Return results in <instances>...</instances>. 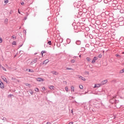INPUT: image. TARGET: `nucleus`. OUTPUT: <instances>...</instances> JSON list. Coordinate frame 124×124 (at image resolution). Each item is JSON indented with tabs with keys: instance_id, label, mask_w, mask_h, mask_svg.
<instances>
[{
	"instance_id": "obj_1",
	"label": "nucleus",
	"mask_w": 124,
	"mask_h": 124,
	"mask_svg": "<svg viewBox=\"0 0 124 124\" xmlns=\"http://www.w3.org/2000/svg\"><path fill=\"white\" fill-rule=\"evenodd\" d=\"M110 102L111 103H112V104L115 103V106H116V107H117V108H120L121 107L118 106V104H117L119 102V101L116 100L115 98H113L110 99Z\"/></svg>"
},
{
	"instance_id": "obj_2",
	"label": "nucleus",
	"mask_w": 124,
	"mask_h": 124,
	"mask_svg": "<svg viewBox=\"0 0 124 124\" xmlns=\"http://www.w3.org/2000/svg\"><path fill=\"white\" fill-rule=\"evenodd\" d=\"M124 18L123 17H121L118 19V21L120 22L119 24L121 25V26H123L124 25Z\"/></svg>"
},
{
	"instance_id": "obj_3",
	"label": "nucleus",
	"mask_w": 124,
	"mask_h": 124,
	"mask_svg": "<svg viewBox=\"0 0 124 124\" xmlns=\"http://www.w3.org/2000/svg\"><path fill=\"white\" fill-rule=\"evenodd\" d=\"M79 28H80V26L78 27L77 25L74 26V29L76 30V32H78V31H80L81 30L79 29Z\"/></svg>"
},
{
	"instance_id": "obj_4",
	"label": "nucleus",
	"mask_w": 124,
	"mask_h": 124,
	"mask_svg": "<svg viewBox=\"0 0 124 124\" xmlns=\"http://www.w3.org/2000/svg\"><path fill=\"white\" fill-rule=\"evenodd\" d=\"M37 60H38V58H34L31 62V63H30L31 65H32L34 63H35L37 62Z\"/></svg>"
},
{
	"instance_id": "obj_5",
	"label": "nucleus",
	"mask_w": 124,
	"mask_h": 124,
	"mask_svg": "<svg viewBox=\"0 0 124 124\" xmlns=\"http://www.w3.org/2000/svg\"><path fill=\"white\" fill-rule=\"evenodd\" d=\"M75 5H76L77 8H79V6L81 5V3L80 1H78V3H75Z\"/></svg>"
},
{
	"instance_id": "obj_6",
	"label": "nucleus",
	"mask_w": 124,
	"mask_h": 124,
	"mask_svg": "<svg viewBox=\"0 0 124 124\" xmlns=\"http://www.w3.org/2000/svg\"><path fill=\"white\" fill-rule=\"evenodd\" d=\"M0 87L1 89H3L4 88V86L3 82L0 81Z\"/></svg>"
},
{
	"instance_id": "obj_7",
	"label": "nucleus",
	"mask_w": 124,
	"mask_h": 124,
	"mask_svg": "<svg viewBox=\"0 0 124 124\" xmlns=\"http://www.w3.org/2000/svg\"><path fill=\"white\" fill-rule=\"evenodd\" d=\"M37 81H44V79L42 78H36Z\"/></svg>"
},
{
	"instance_id": "obj_8",
	"label": "nucleus",
	"mask_w": 124,
	"mask_h": 124,
	"mask_svg": "<svg viewBox=\"0 0 124 124\" xmlns=\"http://www.w3.org/2000/svg\"><path fill=\"white\" fill-rule=\"evenodd\" d=\"M101 86H102V85L101 83L100 84H95L94 88H99Z\"/></svg>"
},
{
	"instance_id": "obj_9",
	"label": "nucleus",
	"mask_w": 124,
	"mask_h": 124,
	"mask_svg": "<svg viewBox=\"0 0 124 124\" xmlns=\"http://www.w3.org/2000/svg\"><path fill=\"white\" fill-rule=\"evenodd\" d=\"M108 82V80H105L104 81H103L102 82H101V85H103L104 84H105L107 82Z\"/></svg>"
},
{
	"instance_id": "obj_10",
	"label": "nucleus",
	"mask_w": 124,
	"mask_h": 124,
	"mask_svg": "<svg viewBox=\"0 0 124 124\" xmlns=\"http://www.w3.org/2000/svg\"><path fill=\"white\" fill-rule=\"evenodd\" d=\"M98 59L97 57H94L93 59V60L92 61V63H93L95 62V61H96Z\"/></svg>"
},
{
	"instance_id": "obj_11",
	"label": "nucleus",
	"mask_w": 124,
	"mask_h": 124,
	"mask_svg": "<svg viewBox=\"0 0 124 124\" xmlns=\"http://www.w3.org/2000/svg\"><path fill=\"white\" fill-rule=\"evenodd\" d=\"M78 77H79L78 78L81 79V80H82L83 81L86 80V79L82 77V76H78Z\"/></svg>"
},
{
	"instance_id": "obj_12",
	"label": "nucleus",
	"mask_w": 124,
	"mask_h": 124,
	"mask_svg": "<svg viewBox=\"0 0 124 124\" xmlns=\"http://www.w3.org/2000/svg\"><path fill=\"white\" fill-rule=\"evenodd\" d=\"M49 62V60H48V59H47V60H46L45 61H44V62H43V64H47L48 62Z\"/></svg>"
},
{
	"instance_id": "obj_13",
	"label": "nucleus",
	"mask_w": 124,
	"mask_h": 124,
	"mask_svg": "<svg viewBox=\"0 0 124 124\" xmlns=\"http://www.w3.org/2000/svg\"><path fill=\"white\" fill-rule=\"evenodd\" d=\"M0 68H2L3 70L6 71L7 70L5 68L3 67V66H2V65H1V64H0Z\"/></svg>"
},
{
	"instance_id": "obj_14",
	"label": "nucleus",
	"mask_w": 124,
	"mask_h": 124,
	"mask_svg": "<svg viewBox=\"0 0 124 124\" xmlns=\"http://www.w3.org/2000/svg\"><path fill=\"white\" fill-rule=\"evenodd\" d=\"M49 88L51 90H53L54 89V86L50 85L49 86Z\"/></svg>"
},
{
	"instance_id": "obj_15",
	"label": "nucleus",
	"mask_w": 124,
	"mask_h": 124,
	"mask_svg": "<svg viewBox=\"0 0 124 124\" xmlns=\"http://www.w3.org/2000/svg\"><path fill=\"white\" fill-rule=\"evenodd\" d=\"M76 44L78 45H80L81 44V41H78L76 42Z\"/></svg>"
},
{
	"instance_id": "obj_16",
	"label": "nucleus",
	"mask_w": 124,
	"mask_h": 124,
	"mask_svg": "<svg viewBox=\"0 0 124 124\" xmlns=\"http://www.w3.org/2000/svg\"><path fill=\"white\" fill-rule=\"evenodd\" d=\"M107 26V24L106 23H103L102 25V27L104 28Z\"/></svg>"
},
{
	"instance_id": "obj_17",
	"label": "nucleus",
	"mask_w": 124,
	"mask_h": 124,
	"mask_svg": "<svg viewBox=\"0 0 124 124\" xmlns=\"http://www.w3.org/2000/svg\"><path fill=\"white\" fill-rule=\"evenodd\" d=\"M52 73L53 74H54V75H55L58 74V73L56 71H52Z\"/></svg>"
},
{
	"instance_id": "obj_18",
	"label": "nucleus",
	"mask_w": 124,
	"mask_h": 124,
	"mask_svg": "<svg viewBox=\"0 0 124 124\" xmlns=\"http://www.w3.org/2000/svg\"><path fill=\"white\" fill-rule=\"evenodd\" d=\"M71 91H73L74 92H75V87L74 86H71Z\"/></svg>"
},
{
	"instance_id": "obj_19",
	"label": "nucleus",
	"mask_w": 124,
	"mask_h": 124,
	"mask_svg": "<svg viewBox=\"0 0 124 124\" xmlns=\"http://www.w3.org/2000/svg\"><path fill=\"white\" fill-rule=\"evenodd\" d=\"M29 93H31V95L33 94V91H32L31 90H30L29 91Z\"/></svg>"
},
{
	"instance_id": "obj_20",
	"label": "nucleus",
	"mask_w": 124,
	"mask_h": 124,
	"mask_svg": "<svg viewBox=\"0 0 124 124\" xmlns=\"http://www.w3.org/2000/svg\"><path fill=\"white\" fill-rule=\"evenodd\" d=\"M71 40L70 39H67V43H68V44H69L70 42H71Z\"/></svg>"
},
{
	"instance_id": "obj_21",
	"label": "nucleus",
	"mask_w": 124,
	"mask_h": 124,
	"mask_svg": "<svg viewBox=\"0 0 124 124\" xmlns=\"http://www.w3.org/2000/svg\"><path fill=\"white\" fill-rule=\"evenodd\" d=\"M46 53V51H42L41 52V54L43 56L44 53Z\"/></svg>"
},
{
	"instance_id": "obj_22",
	"label": "nucleus",
	"mask_w": 124,
	"mask_h": 124,
	"mask_svg": "<svg viewBox=\"0 0 124 124\" xmlns=\"http://www.w3.org/2000/svg\"><path fill=\"white\" fill-rule=\"evenodd\" d=\"M83 12L84 13H86L87 12V10L86 9H84L83 10Z\"/></svg>"
},
{
	"instance_id": "obj_23",
	"label": "nucleus",
	"mask_w": 124,
	"mask_h": 124,
	"mask_svg": "<svg viewBox=\"0 0 124 124\" xmlns=\"http://www.w3.org/2000/svg\"><path fill=\"white\" fill-rule=\"evenodd\" d=\"M86 60H87V61L88 62H90V60H91V59H90L89 57H87V58H86Z\"/></svg>"
},
{
	"instance_id": "obj_24",
	"label": "nucleus",
	"mask_w": 124,
	"mask_h": 124,
	"mask_svg": "<svg viewBox=\"0 0 124 124\" xmlns=\"http://www.w3.org/2000/svg\"><path fill=\"white\" fill-rule=\"evenodd\" d=\"M3 80L5 82H6V83L8 82V81H7V79H6V78H3Z\"/></svg>"
},
{
	"instance_id": "obj_25",
	"label": "nucleus",
	"mask_w": 124,
	"mask_h": 124,
	"mask_svg": "<svg viewBox=\"0 0 124 124\" xmlns=\"http://www.w3.org/2000/svg\"><path fill=\"white\" fill-rule=\"evenodd\" d=\"M75 62V60H71V62L72 63H74Z\"/></svg>"
},
{
	"instance_id": "obj_26",
	"label": "nucleus",
	"mask_w": 124,
	"mask_h": 124,
	"mask_svg": "<svg viewBox=\"0 0 124 124\" xmlns=\"http://www.w3.org/2000/svg\"><path fill=\"white\" fill-rule=\"evenodd\" d=\"M79 88L80 89H82L83 88V86L82 85H79Z\"/></svg>"
},
{
	"instance_id": "obj_27",
	"label": "nucleus",
	"mask_w": 124,
	"mask_h": 124,
	"mask_svg": "<svg viewBox=\"0 0 124 124\" xmlns=\"http://www.w3.org/2000/svg\"><path fill=\"white\" fill-rule=\"evenodd\" d=\"M67 70H73V69H72V68H69V67H67L66 68Z\"/></svg>"
},
{
	"instance_id": "obj_28",
	"label": "nucleus",
	"mask_w": 124,
	"mask_h": 124,
	"mask_svg": "<svg viewBox=\"0 0 124 124\" xmlns=\"http://www.w3.org/2000/svg\"><path fill=\"white\" fill-rule=\"evenodd\" d=\"M9 0H4V3L5 4H7V3H8Z\"/></svg>"
},
{
	"instance_id": "obj_29",
	"label": "nucleus",
	"mask_w": 124,
	"mask_h": 124,
	"mask_svg": "<svg viewBox=\"0 0 124 124\" xmlns=\"http://www.w3.org/2000/svg\"><path fill=\"white\" fill-rule=\"evenodd\" d=\"M120 73H124V68L123 70H121L120 72Z\"/></svg>"
},
{
	"instance_id": "obj_30",
	"label": "nucleus",
	"mask_w": 124,
	"mask_h": 124,
	"mask_svg": "<svg viewBox=\"0 0 124 124\" xmlns=\"http://www.w3.org/2000/svg\"><path fill=\"white\" fill-rule=\"evenodd\" d=\"M47 44L49 45H51V41H48Z\"/></svg>"
},
{
	"instance_id": "obj_31",
	"label": "nucleus",
	"mask_w": 124,
	"mask_h": 124,
	"mask_svg": "<svg viewBox=\"0 0 124 124\" xmlns=\"http://www.w3.org/2000/svg\"><path fill=\"white\" fill-rule=\"evenodd\" d=\"M81 50L82 51H84L85 50V48L84 47H82Z\"/></svg>"
},
{
	"instance_id": "obj_32",
	"label": "nucleus",
	"mask_w": 124,
	"mask_h": 124,
	"mask_svg": "<svg viewBox=\"0 0 124 124\" xmlns=\"http://www.w3.org/2000/svg\"><path fill=\"white\" fill-rule=\"evenodd\" d=\"M35 91H36V92H39V89L38 88H36L35 89Z\"/></svg>"
},
{
	"instance_id": "obj_33",
	"label": "nucleus",
	"mask_w": 124,
	"mask_h": 124,
	"mask_svg": "<svg viewBox=\"0 0 124 124\" xmlns=\"http://www.w3.org/2000/svg\"><path fill=\"white\" fill-rule=\"evenodd\" d=\"M65 89V90H66V92L67 93L68 92V87H66Z\"/></svg>"
},
{
	"instance_id": "obj_34",
	"label": "nucleus",
	"mask_w": 124,
	"mask_h": 124,
	"mask_svg": "<svg viewBox=\"0 0 124 124\" xmlns=\"http://www.w3.org/2000/svg\"><path fill=\"white\" fill-rule=\"evenodd\" d=\"M13 45H16V41H14L12 43Z\"/></svg>"
},
{
	"instance_id": "obj_35",
	"label": "nucleus",
	"mask_w": 124,
	"mask_h": 124,
	"mask_svg": "<svg viewBox=\"0 0 124 124\" xmlns=\"http://www.w3.org/2000/svg\"><path fill=\"white\" fill-rule=\"evenodd\" d=\"M11 37H12V38H13V39H16V37H15L14 35H13Z\"/></svg>"
},
{
	"instance_id": "obj_36",
	"label": "nucleus",
	"mask_w": 124,
	"mask_h": 124,
	"mask_svg": "<svg viewBox=\"0 0 124 124\" xmlns=\"http://www.w3.org/2000/svg\"><path fill=\"white\" fill-rule=\"evenodd\" d=\"M102 54H100L99 55V56H98V57H99V58H101L102 57Z\"/></svg>"
},
{
	"instance_id": "obj_37",
	"label": "nucleus",
	"mask_w": 124,
	"mask_h": 124,
	"mask_svg": "<svg viewBox=\"0 0 124 124\" xmlns=\"http://www.w3.org/2000/svg\"><path fill=\"white\" fill-rule=\"evenodd\" d=\"M2 43V39L1 38H0V43Z\"/></svg>"
},
{
	"instance_id": "obj_38",
	"label": "nucleus",
	"mask_w": 124,
	"mask_h": 124,
	"mask_svg": "<svg viewBox=\"0 0 124 124\" xmlns=\"http://www.w3.org/2000/svg\"><path fill=\"white\" fill-rule=\"evenodd\" d=\"M7 22H8V19L7 18L5 19V23H6Z\"/></svg>"
},
{
	"instance_id": "obj_39",
	"label": "nucleus",
	"mask_w": 124,
	"mask_h": 124,
	"mask_svg": "<svg viewBox=\"0 0 124 124\" xmlns=\"http://www.w3.org/2000/svg\"><path fill=\"white\" fill-rule=\"evenodd\" d=\"M26 71H28V72H30L31 69H27Z\"/></svg>"
},
{
	"instance_id": "obj_40",
	"label": "nucleus",
	"mask_w": 124,
	"mask_h": 124,
	"mask_svg": "<svg viewBox=\"0 0 124 124\" xmlns=\"http://www.w3.org/2000/svg\"><path fill=\"white\" fill-rule=\"evenodd\" d=\"M34 71L33 70H30V72H31V73H34Z\"/></svg>"
},
{
	"instance_id": "obj_41",
	"label": "nucleus",
	"mask_w": 124,
	"mask_h": 124,
	"mask_svg": "<svg viewBox=\"0 0 124 124\" xmlns=\"http://www.w3.org/2000/svg\"><path fill=\"white\" fill-rule=\"evenodd\" d=\"M23 32H24V33H25V34H26V30H23Z\"/></svg>"
},
{
	"instance_id": "obj_42",
	"label": "nucleus",
	"mask_w": 124,
	"mask_h": 124,
	"mask_svg": "<svg viewBox=\"0 0 124 124\" xmlns=\"http://www.w3.org/2000/svg\"><path fill=\"white\" fill-rule=\"evenodd\" d=\"M81 28L82 29H85V27H84V26H82V27H81Z\"/></svg>"
},
{
	"instance_id": "obj_43",
	"label": "nucleus",
	"mask_w": 124,
	"mask_h": 124,
	"mask_svg": "<svg viewBox=\"0 0 124 124\" xmlns=\"http://www.w3.org/2000/svg\"><path fill=\"white\" fill-rule=\"evenodd\" d=\"M42 89H43V91H45L46 90L45 87H43V88H42Z\"/></svg>"
},
{
	"instance_id": "obj_44",
	"label": "nucleus",
	"mask_w": 124,
	"mask_h": 124,
	"mask_svg": "<svg viewBox=\"0 0 124 124\" xmlns=\"http://www.w3.org/2000/svg\"><path fill=\"white\" fill-rule=\"evenodd\" d=\"M68 124H73V122H71Z\"/></svg>"
},
{
	"instance_id": "obj_45",
	"label": "nucleus",
	"mask_w": 124,
	"mask_h": 124,
	"mask_svg": "<svg viewBox=\"0 0 124 124\" xmlns=\"http://www.w3.org/2000/svg\"><path fill=\"white\" fill-rule=\"evenodd\" d=\"M12 96H13V94H9V95H8V97H11Z\"/></svg>"
},
{
	"instance_id": "obj_46",
	"label": "nucleus",
	"mask_w": 124,
	"mask_h": 124,
	"mask_svg": "<svg viewBox=\"0 0 124 124\" xmlns=\"http://www.w3.org/2000/svg\"><path fill=\"white\" fill-rule=\"evenodd\" d=\"M26 15L27 16H28L29 14H28V12H27V13H26Z\"/></svg>"
},
{
	"instance_id": "obj_47",
	"label": "nucleus",
	"mask_w": 124,
	"mask_h": 124,
	"mask_svg": "<svg viewBox=\"0 0 124 124\" xmlns=\"http://www.w3.org/2000/svg\"><path fill=\"white\" fill-rule=\"evenodd\" d=\"M24 4V2H21V5H23Z\"/></svg>"
},
{
	"instance_id": "obj_48",
	"label": "nucleus",
	"mask_w": 124,
	"mask_h": 124,
	"mask_svg": "<svg viewBox=\"0 0 124 124\" xmlns=\"http://www.w3.org/2000/svg\"><path fill=\"white\" fill-rule=\"evenodd\" d=\"M18 14H21L20 12H19V9H18Z\"/></svg>"
},
{
	"instance_id": "obj_49",
	"label": "nucleus",
	"mask_w": 124,
	"mask_h": 124,
	"mask_svg": "<svg viewBox=\"0 0 124 124\" xmlns=\"http://www.w3.org/2000/svg\"><path fill=\"white\" fill-rule=\"evenodd\" d=\"M22 46H23V44H22L21 45H19V47H21Z\"/></svg>"
},
{
	"instance_id": "obj_50",
	"label": "nucleus",
	"mask_w": 124,
	"mask_h": 124,
	"mask_svg": "<svg viewBox=\"0 0 124 124\" xmlns=\"http://www.w3.org/2000/svg\"><path fill=\"white\" fill-rule=\"evenodd\" d=\"M116 81V80H115V79H114V80H113L112 81V82H115Z\"/></svg>"
},
{
	"instance_id": "obj_51",
	"label": "nucleus",
	"mask_w": 124,
	"mask_h": 124,
	"mask_svg": "<svg viewBox=\"0 0 124 124\" xmlns=\"http://www.w3.org/2000/svg\"><path fill=\"white\" fill-rule=\"evenodd\" d=\"M109 62H112V60H111V59H110Z\"/></svg>"
},
{
	"instance_id": "obj_52",
	"label": "nucleus",
	"mask_w": 124,
	"mask_h": 124,
	"mask_svg": "<svg viewBox=\"0 0 124 124\" xmlns=\"http://www.w3.org/2000/svg\"><path fill=\"white\" fill-rule=\"evenodd\" d=\"M26 86H28V85H29V86H30L31 85L30 84H26Z\"/></svg>"
},
{
	"instance_id": "obj_53",
	"label": "nucleus",
	"mask_w": 124,
	"mask_h": 124,
	"mask_svg": "<svg viewBox=\"0 0 124 124\" xmlns=\"http://www.w3.org/2000/svg\"><path fill=\"white\" fill-rule=\"evenodd\" d=\"M76 58H77V57H73V59H75Z\"/></svg>"
},
{
	"instance_id": "obj_54",
	"label": "nucleus",
	"mask_w": 124,
	"mask_h": 124,
	"mask_svg": "<svg viewBox=\"0 0 124 124\" xmlns=\"http://www.w3.org/2000/svg\"><path fill=\"white\" fill-rule=\"evenodd\" d=\"M81 1L83 2L84 0H80Z\"/></svg>"
},
{
	"instance_id": "obj_55",
	"label": "nucleus",
	"mask_w": 124,
	"mask_h": 124,
	"mask_svg": "<svg viewBox=\"0 0 124 124\" xmlns=\"http://www.w3.org/2000/svg\"><path fill=\"white\" fill-rule=\"evenodd\" d=\"M9 14H10V15H11V14H12V13H11V12H10V13H9Z\"/></svg>"
},
{
	"instance_id": "obj_56",
	"label": "nucleus",
	"mask_w": 124,
	"mask_h": 124,
	"mask_svg": "<svg viewBox=\"0 0 124 124\" xmlns=\"http://www.w3.org/2000/svg\"><path fill=\"white\" fill-rule=\"evenodd\" d=\"M86 73L88 74H89V72H86Z\"/></svg>"
},
{
	"instance_id": "obj_57",
	"label": "nucleus",
	"mask_w": 124,
	"mask_h": 124,
	"mask_svg": "<svg viewBox=\"0 0 124 124\" xmlns=\"http://www.w3.org/2000/svg\"><path fill=\"white\" fill-rule=\"evenodd\" d=\"M79 57L80 58V57H81V55H80L79 56Z\"/></svg>"
},
{
	"instance_id": "obj_58",
	"label": "nucleus",
	"mask_w": 124,
	"mask_h": 124,
	"mask_svg": "<svg viewBox=\"0 0 124 124\" xmlns=\"http://www.w3.org/2000/svg\"><path fill=\"white\" fill-rule=\"evenodd\" d=\"M59 44H60V45H59V47L60 46V43H59Z\"/></svg>"
},
{
	"instance_id": "obj_59",
	"label": "nucleus",
	"mask_w": 124,
	"mask_h": 124,
	"mask_svg": "<svg viewBox=\"0 0 124 124\" xmlns=\"http://www.w3.org/2000/svg\"><path fill=\"white\" fill-rule=\"evenodd\" d=\"M57 46H59V45L57 44Z\"/></svg>"
},
{
	"instance_id": "obj_60",
	"label": "nucleus",
	"mask_w": 124,
	"mask_h": 124,
	"mask_svg": "<svg viewBox=\"0 0 124 124\" xmlns=\"http://www.w3.org/2000/svg\"><path fill=\"white\" fill-rule=\"evenodd\" d=\"M72 113H73V110H72Z\"/></svg>"
},
{
	"instance_id": "obj_61",
	"label": "nucleus",
	"mask_w": 124,
	"mask_h": 124,
	"mask_svg": "<svg viewBox=\"0 0 124 124\" xmlns=\"http://www.w3.org/2000/svg\"><path fill=\"white\" fill-rule=\"evenodd\" d=\"M73 98H75V97H72Z\"/></svg>"
},
{
	"instance_id": "obj_62",
	"label": "nucleus",
	"mask_w": 124,
	"mask_h": 124,
	"mask_svg": "<svg viewBox=\"0 0 124 124\" xmlns=\"http://www.w3.org/2000/svg\"><path fill=\"white\" fill-rule=\"evenodd\" d=\"M25 19L26 20V18H25Z\"/></svg>"
},
{
	"instance_id": "obj_63",
	"label": "nucleus",
	"mask_w": 124,
	"mask_h": 124,
	"mask_svg": "<svg viewBox=\"0 0 124 124\" xmlns=\"http://www.w3.org/2000/svg\"><path fill=\"white\" fill-rule=\"evenodd\" d=\"M34 54H35V55H36V53H35Z\"/></svg>"
},
{
	"instance_id": "obj_64",
	"label": "nucleus",
	"mask_w": 124,
	"mask_h": 124,
	"mask_svg": "<svg viewBox=\"0 0 124 124\" xmlns=\"http://www.w3.org/2000/svg\"><path fill=\"white\" fill-rule=\"evenodd\" d=\"M103 53H104V51H103Z\"/></svg>"
}]
</instances>
